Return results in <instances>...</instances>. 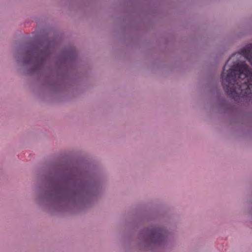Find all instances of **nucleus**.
<instances>
[{"label":"nucleus","mask_w":252,"mask_h":252,"mask_svg":"<svg viewBox=\"0 0 252 252\" xmlns=\"http://www.w3.org/2000/svg\"><path fill=\"white\" fill-rule=\"evenodd\" d=\"M106 179L104 172L90 166L58 170L51 187L44 194L38 191L35 200L51 212L69 210L96 198Z\"/></svg>","instance_id":"obj_1"},{"label":"nucleus","mask_w":252,"mask_h":252,"mask_svg":"<svg viewBox=\"0 0 252 252\" xmlns=\"http://www.w3.org/2000/svg\"><path fill=\"white\" fill-rule=\"evenodd\" d=\"M52 41L43 40L37 43L27 46L23 49L18 48L14 55L17 63L23 67L32 65L27 68L26 72L30 75H39L41 86L52 91H58L62 88L63 80L55 78L47 74L44 67L50 60L53 52Z\"/></svg>","instance_id":"obj_2"},{"label":"nucleus","mask_w":252,"mask_h":252,"mask_svg":"<svg viewBox=\"0 0 252 252\" xmlns=\"http://www.w3.org/2000/svg\"><path fill=\"white\" fill-rule=\"evenodd\" d=\"M169 234L168 230L163 226L150 225L145 227L138 234L136 248L141 251L152 250L166 241Z\"/></svg>","instance_id":"obj_3"},{"label":"nucleus","mask_w":252,"mask_h":252,"mask_svg":"<svg viewBox=\"0 0 252 252\" xmlns=\"http://www.w3.org/2000/svg\"><path fill=\"white\" fill-rule=\"evenodd\" d=\"M77 57V53L75 48L70 46L66 49L63 52L62 58L64 62L70 63L73 62Z\"/></svg>","instance_id":"obj_4"},{"label":"nucleus","mask_w":252,"mask_h":252,"mask_svg":"<svg viewBox=\"0 0 252 252\" xmlns=\"http://www.w3.org/2000/svg\"><path fill=\"white\" fill-rule=\"evenodd\" d=\"M226 66H227V64H225V65L224 66V68L226 67Z\"/></svg>","instance_id":"obj_5"}]
</instances>
